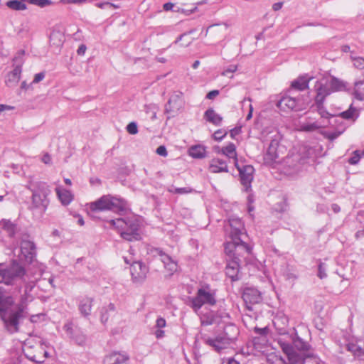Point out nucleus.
<instances>
[{
  "label": "nucleus",
  "mask_w": 364,
  "mask_h": 364,
  "mask_svg": "<svg viewBox=\"0 0 364 364\" xmlns=\"http://www.w3.org/2000/svg\"><path fill=\"white\" fill-rule=\"evenodd\" d=\"M321 127V126L319 125L317 122L304 123L301 125V130L304 132H314Z\"/></svg>",
  "instance_id": "nucleus-33"
},
{
  "label": "nucleus",
  "mask_w": 364,
  "mask_h": 364,
  "mask_svg": "<svg viewBox=\"0 0 364 364\" xmlns=\"http://www.w3.org/2000/svg\"><path fill=\"white\" fill-rule=\"evenodd\" d=\"M36 255V246L33 242L28 240H22L20 245L19 259L26 262H31Z\"/></svg>",
  "instance_id": "nucleus-9"
},
{
  "label": "nucleus",
  "mask_w": 364,
  "mask_h": 364,
  "mask_svg": "<svg viewBox=\"0 0 364 364\" xmlns=\"http://www.w3.org/2000/svg\"><path fill=\"white\" fill-rule=\"evenodd\" d=\"M204 118L207 122L215 126H219L223 121V117L212 108H209L205 112Z\"/></svg>",
  "instance_id": "nucleus-25"
},
{
  "label": "nucleus",
  "mask_w": 364,
  "mask_h": 364,
  "mask_svg": "<svg viewBox=\"0 0 364 364\" xmlns=\"http://www.w3.org/2000/svg\"><path fill=\"white\" fill-rule=\"evenodd\" d=\"M252 110H253L252 107V105H250V111H249V113H248V114L247 116V120H250L252 118Z\"/></svg>",
  "instance_id": "nucleus-64"
},
{
  "label": "nucleus",
  "mask_w": 364,
  "mask_h": 364,
  "mask_svg": "<svg viewBox=\"0 0 364 364\" xmlns=\"http://www.w3.org/2000/svg\"><path fill=\"white\" fill-rule=\"evenodd\" d=\"M21 73V67L20 65H16L14 67L13 70L9 73L6 75V85L11 87L14 85H16L20 79Z\"/></svg>",
  "instance_id": "nucleus-24"
},
{
  "label": "nucleus",
  "mask_w": 364,
  "mask_h": 364,
  "mask_svg": "<svg viewBox=\"0 0 364 364\" xmlns=\"http://www.w3.org/2000/svg\"><path fill=\"white\" fill-rule=\"evenodd\" d=\"M296 350H298L301 352H304L308 350V345L304 342L301 338H296V339H293V346Z\"/></svg>",
  "instance_id": "nucleus-31"
},
{
  "label": "nucleus",
  "mask_w": 364,
  "mask_h": 364,
  "mask_svg": "<svg viewBox=\"0 0 364 364\" xmlns=\"http://www.w3.org/2000/svg\"><path fill=\"white\" fill-rule=\"evenodd\" d=\"M31 209H39L41 213H44L48 205V200L46 196H43L37 193H32Z\"/></svg>",
  "instance_id": "nucleus-16"
},
{
  "label": "nucleus",
  "mask_w": 364,
  "mask_h": 364,
  "mask_svg": "<svg viewBox=\"0 0 364 364\" xmlns=\"http://www.w3.org/2000/svg\"><path fill=\"white\" fill-rule=\"evenodd\" d=\"M238 335V329L234 325H230L225 328L224 335L218 336L215 338H207L205 342L206 344L213 347L217 352H220L223 349L228 347Z\"/></svg>",
  "instance_id": "nucleus-3"
},
{
  "label": "nucleus",
  "mask_w": 364,
  "mask_h": 364,
  "mask_svg": "<svg viewBox=\"0 0 364 364\" xmlns=\"http://www.w3.org/2000/svg\"><path fill=\"white\" fill-rule=\"evenodd\" d=\"M215 303V294L210 291L208 286L199 289L196 297L191 299V306L196 311L200 309L203 304L213 306Z\"/></svg>",
  "instance_id": "nucleus-6"
},
{
  "label": "nucleus",
  "mask_w": 364,
  "mask_h": 364,
  "mask_svg": "<svg viewBox=\"0 0 364 364\" xmlns=\"http://www.w3.org/2000/svg\"><path fill=\"white\" fill-rule=\"evenodd\" d=\"M95 5L97 7H99L100 9H110V8L119 9V5H116V4H114L108 2V1L96 2V3H95Z\"/></svg>",
  "instance_id": "nucleus-37"
},
{
  "label": "nucleus",
  "mask_w": 364,
  "mask_h": 364,
  "mask_svg": "<svg viewBox=\"0 0 364 364\" xmlns=\"http://www.w3.org/2000/svg\"><path fill=\"white\" fill-rule=\"evenodd\" d=\"M226 134V132H223V130L219 129L215 132V133L213 134V138L217 141H220L222 140L225 136Z\"/></svg>",
  "instance_id": "nucleus-43"
},
{
  "label": "nucleus",
  "mask_w": 364,
  "mask_h": 364,
  "mask_svg": "<svg viewBox=\"0 0 364 364\" xmlns=\"http://www.w3.org/2000/svg\"><path fill=\"white\" fill-rule=\"evenodd\" d=\"M174 5L173 4L168 2L164 4V9L165 11H171L173 9Z\"/></svg>",
  "instance_id": "nucleus-54"
},
{
  "label": "nucleus",
  "mask_w": 364,
  "mask_h": 364,
  "mask_svg": "<svg viewBox=\"0 0 364 364\" xmlns=\"http://www.w3.org/2000/svg\"><path fill=\"white\" fill-rule=\"evenodd\" d=\"M350 59L353 61L355 68L358 69L364 68V58L355 56L353 53H351Z\"/></svg>",
  "instance_id": "nucleus-32"
},
{
  "label": "nucleus",
  "mask_w": 364,
  "mask_h": 364,
  "mask_svg": "<svg viewBox=\"0 0 364 364\" xmlns=\"http://www.w3.org/2000/svg\"><path fill=\"white\" fill-rule=\"evenodd\" d=\"M279 141L276 139H274L271 141L267 152L265 155L264 159L267 162H275L277 159L279 158Z\"/></svg>",
  "instance_id": "nucleus-20"
},
{
  "label": "nucleus",
  "mask_w": 364,
  "mask_h": 364,
  "mask_svg": "<svg viewBox=\"0 0 364 364\" xmlns=\"http://www.w3.org/2000/svg\"><path fill=\"white\" fill-rule=\"evenodd\" d=\"M109 223L116 226L117 228L122 230L121 236L128 240H139L140 235L139 231V224L136 220H124L118 218L117 220H111Z\"/></svg>",
  "instance_id": "nucleus-2"
},
{
  "label": "nucleus",
  "mask_w": 364,
  "mask_h": 364,
  "mask_svg": "<svg viewBox=\"0 0 364 364\" xmlns=\"http://www.w3.org/2000/svg\"><path fill=\"white\" fill-rule=\"evenodd\" d=\"M42 161L46 164H49L51 162V157L48 154H46L42 157Z\"/></svg>",
  "instance_id": "nucleus-52"
},
{
  "label": "nucleus",
  "mask_w": 364,
  "mask_h": 364,
  "mask_svg": "<svg viewBox=\"0 0 364 364\" xmlns=\"http://www.w3.org/2000/svg\"><path fill=\"white\" fill-rule=\"evenodd\" d=\"M28 188H29L32 193H37L46 197L50 193L48 185L42 181H31L28 185Z\"/></svg>",
  "instance_id": "nucleus-17"
},
{
  "label": "nucleus",
  "mask_w": 364,
  "mask_h": 364,
  "mask_svg": "<svg viewBox=\"0 0 364 364\" xmlns=\"http://www.w3.org/2000/svg\"><path fill=\"white\" fill-rule=\"evenodd\" d=\"M127 204L123 200L110 196H104L92 203V212L95 210H112L122 213L127 210Z\"/></svg>",
  "instance_id": "nucleus-4"
},
{
  "label": "nucleus",
  "mask_w": 364,
  "mask_h": 364,
  "mask_svg": "<svg viewBox=\"0 0 364 364\" xmlns=\"http://www.w3.org/2000/svg\"><path fill=\"white\" fill-rule=\"evenodd\" d=\"M254 168L252 166L246 165L242 166L240 171L241 183L245 187L246 191L250 188L251 182L253 180Z\"/></svg>",
  "instance_id": "nucleus-13"
},
{
  "label": "nucleus",
  "mask_w": 364,
  "mask_h": 364,
  "mask_svg": "<svg viewBox=\"0 0 364 364\" xmlns=\"http://www.w3.org/2000/svg\"><path fill=\"white\" fill-rule=\"evenodd\" d=\"M237 69L236 65H229L223 73V75L227 77H231V75L235 72Z\"/></svg>",
  "instance_id": "nucleus-41"
},
{
  "label": "nucleus",
  "mask_w": 364,
  "mask_h": 364,
  "mask_svg": "<svg viewBox=\"0 0 364 364\" xmlns=\"http://www.w3.org/2000/svg\"><path fill=\"white\" fill-rule=\"evenodd\" d=\"M234 161H235V167L237 168V169L239 171V172L240 171V170L242 168V167H240L238 164V160H237V157L236 156L235 158H233Z\"/></svg>",
  "instance_id": "nucleus-62"
},
{
  "label": "nucleus",
  "mask_w": 364,
  "mask_h": 364,
  "mask_svg": "<svg viewBox=\"0 0 364 364\" xmlns=\"http://www.w3.org/2000/svg\"><path fill=\"white\" fill-rule=\"evenodd\" d=\"M169 191L176 194H186L191 193L192 191V189L188 187L176 188L173 190L170 189Z\"/></svg>",
  "instance_id": "nucleus-39"
},
{
  "label": "nucleus",
  "mask_w": 364,
  "mask_h": 364,
  "mask_svg": "<svg viewBox=\"0 0 364 364\" xmlns=\"http://www.w3.org/2000/svg\"><path fill=\"white\" fill-rule=\"evenodd\" d=\"M79 309L81 314L85 317H88L91 311V299L90 298L82 299L80 303Z\"/></svg>",
  "instance_id": "nucleus-28"
},
{
  "label": "nucleus",
  "mask_w": 364,
  "mask_h": 364,
  "mask_svg": "<svg viewBox=\"0 0 364 364\" xmlns=\"http://www.w3.org/2000/svg\"><path fill=\"white\" fill-rule=\"evenodd\" d=\"M360 157L361 154H360V151L356 150L353 152V156L348 159V162L352 165L357 164L359 162Z\"/></svg>",
  "instance_id": "nucleus-38"
},
{
  "label": "nucleus",
  "mask_w": 364,
  "mask_h": 364,
  "mask_svg": "<svg viewBox=\"0 0 364 364\" xmlns=\"http://www.w3.org/2000/svg\"><path fill=\"white\" fill-rule=\"evenodd\" d=\"M326 96V95H324V92L317 93L316 96L315 97V106L316 107L323 106Z\"/></svg>",
  "instance_id": "nucleus-36"
},
{
  "label": "nucleus",
  "mask_w": 364,
  "mask_h": 364,
  "mask_svg": "<svg viewBox=\"0 0 364 364\" xmlns=\"http://www.w3.org/2000/svg\"><path fill=\"white\" fill-rule=\"evenodd\" d=\"M75 217L77 218V223L80 225H81V226L83 225H84V220H83V218L80 215H75Z\"/></svg>",
  "instance_id": "nucleus-60"
},
{
  "label": "nucleus",
  "mask_w": 364,
  "mask_h": 364,
  "mask_svg": "<svg viewBox=\"0 0 364 364\" xmlns=\"http://www.w3.org/2000/svg\"><path fill=\"white\" fill-rule=\"evenodd\" d=\"M155 336L157 338H163L164 336V331L159 328L155 331Z\"/></svg>",
  "instance_id": "nucleus-53"
},
{
  "label": "nucleus",
  "mask_w": 364,
  "mask_h": 364,
  "mask_svg": "<svg viewBox=\"0 0 364 364\" xmlns=\"http://www.w3.org/2000/svg\"><path fill=\"white\" fill-rule=\"evenodd\" d=\"M278 344L287 357V360L280 357L278 360L279 364H299L304 361L305 356L304 352L296 350L291 344L282 338L278 339Z\"/></svg>",
  "instance_id": "nucleus-5"
},
{
  "label": "nucleus",
  "mask_w": 364,
  "mask_h": 364,
  "mask_svg": "<svg viewBox=\"0 0 364 364\" xmlns=\"http://www.w3.org/2000/svg\"><path fill=\"white\" fill-rule=\"evenodd\" d=\"M0 227L5 230L10 236H14L16 232V225L8 220H2L0 222Z\"/></svg>",
  "instance_id": "nucleus-29"
},
{
  "label": "nucleus",
  "mask_w": 364,
  "mask_h": 364,
  "mask_svg": "<svg viewBox=\"0 0 364 364\" xmlns=\"http://www.w3.org/2000/svg\"><path fill=\"white\" fill-rule=\"evenodd\" d=\"M188 153L193 158L201 159L205 156V149L200 145L193 146L189 149Z\"/></svg>",
  "instance_id": "nucleus-26"
},
{
  "label": "nucleus",
  "mask_w": 364,
  "mask_h": 364,
  "mask_svg": "<svg viewBox=\"0 0 364 364\" xmlns=\"http://www.w3.org/2000/svg\"><path fill=\"white\" fill-rule=\"evenodd\" d=\"M166 322L164 318H159L156 322V327L161 328L166 326Z\"/></svg>",
  "instance_id": "nucleus-47"
},
{
  "label": "nucleus",
  "mask_w": 364,
  "mask_h": 364,
  "mask_svg": "<svg viewBox=\"0 0 364 364\" xmlns=\"http://www.w3.org/2000/svg\"><path fill=\"white\" fill-rule=\"evenodd\" d=\"M209 170L212 173L228 172L227 163L218 158L213 159L210 161Z\"/></svg>",
  "instance_id": "nucleus-23"
},
{
  "label": "nucleus",
  "mask_w": 364,
  "mask_h": 364,
  "mask_svg": "<svg viewBox=\"0 0 364 364\" xmlns=\"http://www.w3.org/2000/svg\"><path fill=\"white\" fill-rule=\"evenodd\" d=\"M131 274L135 282H143L147 276L149 269L141 262H134L131 265Z\"/></svg>",
  "instance_id": "nucleus-10"
},
{
  "label": "nucleus",
  "mask_w": 364,
  "mask_h": 364,
  "mask_svg": "<svg viewBox=\"0 0 364 364\" xmlns=\"http://www.w3.org/2000/svg\"><path fill=\"white\" fill-rule=\"evenodd\" d=\"M129 359V357L126 353L114 351L105 357L103 364H123Z\"/></svg>",
  "instance_id": "nucleus-15"
},
{
  "label": "nucleus",
  "mask_w": 364,
  "mask_h": 364,
  "mask_svg": "<svg viewBox=\"0 0 364 364\" xmlns=\"http://www.w3.org/2000/svg\"><path fill=\"white\" fill-rule=\"evenodd\" d=\"M322 81L317 82L314 91H343L347 89L344 81L331 75L326 76Z\"/></svg>",
  "instance_id": "nucleus-7"
},
{
  "label": "nucleus",
  "mask_w": 364,
  "mask_h": 364,
  "mask_svg": "<svg viewBox=\"0 0 364 364\" xmlns=\"http://www.w3.org/2000/svg\"><path fill=\"white\" fill-rule=\"evenodd\" d=\"M312 80L314 77L308 74L301 75L291 82L290 88L298 91L307 90L309 88V85Z\"/></svg>",
  "instance_id": "nucleus-12"
},
{
  "label": "nucleus",
  "mask_w": 364,
  "mask_h": 364,
  "mask_svg": "<svg viewBox=\"0 0 364 364\" xmlns=\"http://www.w3.org/2000/svg\"><path fill=\"white\" fill-rule=\"evenodd\" d=\"M197 10V6H196L193 9H191V10H185V9H181V12L188 15V14H191L192 13H193L194 11H196ZM180 10H177V11H179Z\"/></svg>",
  "instance_id": "nucleus-55"
},
{
  "label": "nucleus",
  "mask_w": 364,
  "mask_h": 364,
  "mask_svg": "<svg viewBox=\"0 0 364 364\" xmlns=\"http://www.w3.org/2000/svg\"><path fill=\"white\" fill-rule=\"evenodd\" d=\"M331 208L334 213H338L340 211V207L337 204H333Z\"/></svg>",
  "instance_id": "nucleus-61"
},
{
  "label": "nucleus",
  "mask_w": 364,
  "mask_h": 364,
  "mask_svg": "<svg viewBox=\"0 0 364 364\" xmlns=\"http://www.w3.org/2000/svg\"><path fill=\"white\" fill-rule=\"evenodd\" d=\"M221 152L228 158L233 159L237 156L236 147L235 145L232 143H230L225 147H223L221 150Z\"/></svg>",
  "instance_id": "nucleus-30"
},
{
  "label": "nucleus",
  "mask_w": 364,
  "mask_h": 364,
  "mask_svg": "<svg viewBox=\"0 0 364 364\" xmlns=\"http://www.w3.org/2000/svg\"><path fill=\"white\" fill-rule=\"evenodd\" d=\"M65 41V36L63 31L60 26H54L50 34V43L56 46H60Z\"/></svg>",
  "instance_id": "nucleus-19"
},
{
  "label": "nucleus",
  "mask_w": 364,
  "mask_h": 364,
  "mask_svg": "<svg viewBox=\"0 0 364 364\" xmlns=\"http://www.w3.org/2000/svg\"><path fill=\"white\" fill-rule=\"evenodd\" d=\"M341 50L343 52H345V53H347V52H350V46H347V45H345V46H343L341 47Z\"/></svg>",
  "instance_id": "nucleus-63"
},
{
  "label": "nucleus",
  "mask_w": 364,
  "mask_h": 364,
  "mask_svg": "<svg viewBox=\"0 0 364 364\" xmlns=\"http://www.w3.org/2000/svg\"><path fill=\"white\" fill-rule=\"evenodd\" d=\"M283 4L282 2H277L273 4L272 9L274 11H278L282 9Z\"/></svg>",
  "instance_id": "nucleus-56"
},
{
  "label": "nucleus",
  "mask_w": 364,
  "mask_h": 364,
  "mask_svg": "<svg viewBox=\"0 0 364 364\" xmlns=\"http://www.w3.org/2000/svg\"><path fill=\"white\" fill-rule=\"evenodd\" d=\"M154 256H159L161 261L164 263L165 269L167 270L168 275H172L177 271L178 264L169 255L165 254L159 249H155L154 251Z\"/></svg>",
  "instance_id": "nucleus-11"
},
{
  "label": "nucleus",
  "mask_w": 364,
  "mask_h": 364,
  "mask_svg": "<svg viewBox=\"0 0 364 364\" xmlns=\"http://www.w3.org/2000/svg\"><path fill=\"white\" fill-rule=\"evenodd\" d=\"M29 4L44 8L53 4L51 0H26Z\"/></svg>",
  "instance_id": "nucleus-35"
},
{
  "label": "nucleus",
  "mask_w": 364,
  "mask_h": 364,
  "mask_svg": "<svg viewBox=\"0 0 364 364\" xmlns=\"http://www.w3.org/2000/svg\"><path fill=\"white\" fill-rule=\"evenodd\" d=\"M11 109L12 107L9 105L0 104V114L5 110H10Z\"/></svg>",
  "instance_id": "nucleus-57"
},
{
  "label": "nucleus",
  "mask_w": 364,
  "mask_h": 364,
  "mask_svg": "<svg viewBox=\"0 0 364 364\" xmlns=\"http://www.w3.org/2000/svg\"><path fill=\"white\" fill-rule=\"evenodd\" d=\"M355 87L356 89L355 91H360V90L364 91V80L355 82Z\"/></svg>",
  "instance_id": "nucleus-48"
},
{
  "label": "nucleus",
  "mask_w": 364,
  "mask_h": 364,
  "mask_svg": "<svg viewBox=\"0 0 364 364\" xmlns=\"http://www.w3.org/2000/svg\"><path fill=\"white\" fill-rule=\"evenodd\" d=\"M26 356L30 360L33 362H36L37 363H42L44 361V359H38L36 355H29L28 354H26Z\"/></svg>",
  "instance_id": "nucleus-50"
},
{
  "label": "nucleus",
  "mask_w": 364,
  "mask_h": 364,
  "mask_svg": "<svg viewBox=\"0 0 364 364\" xmlns=\"http://www.w3.org/2000/svg\"><path fill=\"white\" fill-rule=\"evenodd\" d=\"M218 94L219 92H208L206 98L209 100H213Z\"/></svg>",
  "instance_id": "nucleus-59"
},
{
  "label": "nucleus",
  "mask_w": 364,
  "mask_h": 364,
  "mask_svg": "<svg viewBox=\"0 0 364 364\" xmlns=\"http://www.w3.org/2000/svg\"><path fill=\"white\" fill-rule=\"evenodd\" d=\"M242 299L247 304H254L261 301L262 296L257 289L248 287L244 290Z\"/></svg>",
  "instance_id": "nucleus-14"
},
{
  "label": "nucleus",
  "mask_w": 364,
  "mask_h": 364,
  "mask_svg": "<svg viewBox=\"0 0 364 364\" xmlns=\"http://www.w3.org/2000/svg\"><path fill=\"white\" fill-rule=\"evenodd\" d=\"M318 276L320 279L326 277V273L325 272V268L323 267V263H320L318 265Z\"/></svg>",
  "instance_id": "nucleus-45"
},
{
  "label": "nucleus",
  "mask_w": 364,
  "mask_h": 364,
  "mask_svg": "<svg viewBox=\"0 0 364 364\" xmlns=\"http://www.w3.org/2000/svg\"><path fill=\"white\" fill-rule=\"evenodd\" d=\"M46 76L45 72H41L39 73H37L34 75L33 80L31 82V85L38 83L39 82L42 81Z\"/></svg>",
  "instance_id": "nucleus-42"
},
{
  "label": "nucleus",
  "mask_w": 364,
  "mask_h": 364,
  "mask_svg": "<svg viewBox=\"0 0 364 364\" xmlns=\"http://www.w3.org/2000/svg\"><path fill=\"white\" fill-rule=\"evenodd\" d=\"M241 250H244V249H239V250L236 252L234 247H230L228 251L226 252L229 257V260L226 265L225 273L233 281L238 279L240 259L235 255H239Z\"/></svg>",
  "instance_id": "nucleus-8"
},
{
  "label": "nucleus",
  "mask_w": 364,
  "mask_h": 364,
  "mask_svg": "<svg viewBox=\"0 0 364 364\" xmlns=\"http://www.w3.org/2000/svg\"><path fill=\"white\" fill-rule=\"evenodd\" d=\"M341 348H346L347 350L351 352L355 357L360 360H364V350L358 345L345 341L343 343L340 341H337Z\"/></svg>",
  "instance_id": "nucleus-18"
},
{
  "label": "nucleus",
  "mask_w": 364,
  "mask_h": 364,
  "mask_svg": "<svg viewBox=\"0 0 364 364\" xmlns=\"http://www.w3.org/2000/svg\"><path fill=\"white\" fill-rule=\"evenodd\" d=\"M297 100L289 96H284L277 103V106L284 111L293 110L296 107Z\"/></svg>",
  "instance_id": "nucleus-21"
},
{
  "label": "nucleus",
  "mask_w": 364,
  "mask_h": 364,
  "mask_svg": "<svg viewBox=\"0 0 364 364\" xmlns=\"http://www.w3.org/2000/svg\"><path fill=\"white\" fill-rule=\"evenodd\" d=\"M156 152L157 154L162 156H166L168 154L166 146H163V145L159 146L156 149Z\"/></svg>",
  "instance_id": "nucleus-46"
},
{
  "label": "nucleus",
  "mask_w": 364,
  "mask_h": 364,
  "mask_svg": "<svg viewBox=\"0 0 364 364\" xmlns=\"http://www.w3.org/2000/svg\"><path fill=\"white\" fill-rule=\"evenodd\" d=\"M181 105V97L178 95L171 96L168 101V105H166L167 111H173L174 109H178Z\"/></svg>",
  "instance_id": "nucleus-27"
},
{
  "label": "nucleus",
  "mask_w": 364,
  "mask_h": 364,
  "mask_svg": "<svg viewBox=\"0 0 364 364\" xmlns=\"http://www.w3.org/2000/svg\"><path fill=\"white\" fill-rule=\"evenodd\" d=\"M225 228L230 232V236L232 240L231 242H227L225 252H228L229 248L234 247L236 252L239 249H244L247 253H250V248L241 238L244 230V225L241 220L237 218H230L228 220V225L225 226Z\"/></svg>",
  "instance_id": "nucleus-1"
},
{
  "label": "nucleus",
  "mask_w": 364,
  "mask_h": 364,
  "mask_svg": "<svg viewBox=\"0 0 364 364\" xmlns=\"http://www.w3.org/2000/svg\"><path fill=\"white\" fill-rule=\"evenodd\" d=\"M338 115L346 119H354L355 115L356 117L358 116L356 114V109L352 106H350L348 110L341 112Z\"/></svg>",
  "instance_id": "nucleus-34"
},
{
  "label": "nucleus",
  "mask_w": 364,
  "mask_h": 364,
  "mask_svg": "<svg viewBox=\"0 0 364 364\" xmlns=\"http://www.w3.org/2000/svg\"><path fill=\"white\" fill-rule=\"evenodd\" d=\"M341 134V132H332V133H328V134H326V137L331 140V141H333L334 139H336L340 134Z\"/></svg>",
  "instance_id": "nucleus-49"
},
{
  "label": "nucleus",
  "mask_w": 364,
  "mask_h": 364,
  "mask_svg": "<svg viewBox=\"0 0 364 364\" xmlns=\"http://www.w3.org/2000/svg\"><path fill=\"white\" fill-rule=\"evenodd\" d=\"M87 48L85 45L82 44L79 46L77 53L80 55H83L85 53Z\"/></svg>",
  "instance_id": "nucleus-51"
},
{
  "label": "nucleus",
  "mask_w": 364,
  "mask_h": 364,
  "mask_svg": "<svg viewBox=\"0 0 364 364\" xmlns=\"http://www.w3.org/2000/svg\"><path fill=\"white\" fill-rule=\"evenodd\" d=\"M55 191L58 199L63 205H69L74 198L73 194L63 187H57Z\"/></svg>",
  "instance_id": "nucleus-22"
},
{
  "label": "nucleus",
  "mask_w": 364,
  "mask_h": 364,
  "mask_svg": "<svg viewBox=\"0 0 364 364\" xmlns=\"http://www.w3.org/2000/svg\"><path fill=\"white\" fill-rule=\"evenodd\" d=\"M223 364H240L238 361L235 360L234 358H228L226 362H223Z\"/></svg>",
  "instance_id": "nucleus-58"
},
{
  "label": "nucleus",
  "mask_w": 364,
  "mask_h": 364,
  "mask_svg": "<svg viewBox=\"0 0 364 364\" xmlns=\"http://www.w3.org/2000/svg\"><path fill=\"white\" fill-rule=\"evenodd\" d=\"M127 131L128 133H129L130 134H137L138 132V127H137V124L136 122H130L127 126Z\"/></svg>",
  "instance_id": "nucleus-40"
},
{
  "label": "nucleus",
  "mask_w": 364,
  "mask_h": 364,
  "mask_svg": "<svg viewBox=\"0 0 364 364\" xmlns=\"http://www.w3.org/2000/svg\"><path fill=\"white\" fill-rule=\"evenodd\" d=\"M316 110L318 111V112L319 113V114L321 115V117H323V118H328L330 117H332L333 115L329 114L325 109H324V107L322 106V107H316Z\"/></svg>",
  "instance_id": "nucleus-44"
}]
</instances>
